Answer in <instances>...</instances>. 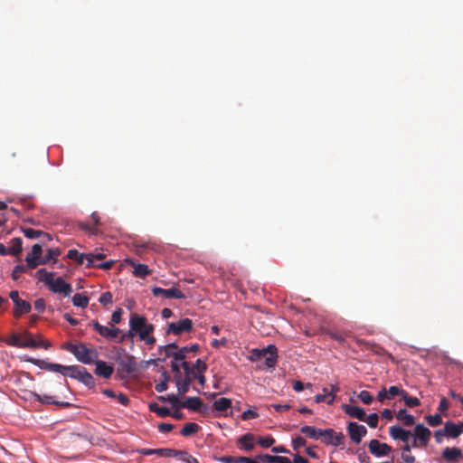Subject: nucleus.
Listing matches in <instances>:
<instances>
[{"label":"nucleus","mask_w":463,"mask_h":463,"mask_svg":"<svg viewBox=\"0 0 463 463\" xmlns=\"http://www.w3.org/2000/svg\"><path fill=\"white\" fill-rule=\"evenodd\" d=\"M61 348L71 353L78 361L84 364H91L99 357V353L95 348L87 347L86 345L80 342L64 343Z\"/></svg>","instance_id":"obj_1"},{"label":"nucleus","mask_w":463,"mask_h":463,"mask_svg":"<svg viewBox=\"0 0 463 463\" xmlns=\"http://www.w3.org/2000/svg\"><path fill=\"white\" fill-rule=\"evenodd\" d=\"M277 347L274 345H269L266 348L262 349H253L250 352V359L252 362L262 361L264 360L265 364L269 368H273L276 365L278 354Z\"/></svg>","instance_id":"obj_2"},{"label":"nucleus","mask_w":463,"mask_h":463,"mask_svg":"<svg viewBox=\"0 0 463 463\" xmlns=\"http://www.w3.org/2000/svg\"><path fill=\"white\" fill-rule=\"evenodd\" d=\"M129 326L132 328V331H136L140 340L146 339V337L151 335L155 330L154 325L147 323L145 317L137 313L131 314Z\"/></svg>","instance_id":"obj_3"},{"label":"nucleus","mask_w":463,"mask_h":463,"mask_svg":"<svg viewBox=\"0 0 463 463\" xmlns=\"http://www.w3.org/2000/svg\"><path fill=\"white\" fill-rule=\"evenodd\" d=\"M181 367L184 371L185 376L183 377L182 374L175 375L174 379L177 387L178 394L184 395L189 391L190 385L194 379V374H196V372H194V369L191 367L188 362L181 363Z\"/></svg>","instance_id":"obj_4"},{"label":"nucleus","mask_w":463,"mask_h":463,"mask_svg":"<svg viewBox=\"0 0 463 463\" xmlns=\"http://www.w3.org/2000/svg\"><path fill=\"white\" fill-rule=\"evenodd\" d=\"M109 326H103L97 320H92L89 323V326H91L100 336L109 341H115L120 334V329L112 324H109Z\"/></svg>","instance_id":"obj_5"},{"label":"nucleus","mask_w":463,"mask_h":463,"mask_svg":"<svg viewBox=\"0 0 463 463\" xmlns=\"http://www.w3.org/2000/svg\"><path fill=\"white\" fill-rule=\"evenodd\" d=\"M193 321L190 318H183L177 322H171L167 324L166 334H173L175 335H181L184 333H189L193 329Z\"/></svg>","instance_id":"obj_6"},{"label":"nucleus","mask_w":463,"mask_h":463,"mask_svg":"<svg viewBox=\"0 0 463 463\" xmlns=\"http://www.w3.org/2000/svg\"><path fill=\"white\" fill-rule=\"evenodd\" d=\"M20 338V347L22 348H40L43 347L44 349H47L51 344L48 341L45 340H37L34 339L33 335L29 332L25 331L22 334H19Z\"/></svg>","instance_id":"obj_7"},{"label":"nucleus","mask_w":463,"mask_h":463,"mask_svg":"<svg viewBox=\"0 0 463 463\" xmlns=\"http://www.w3.org/2000/svg\"><path fill=\"white\" fill-rule=\"evenodd\" d=\"M39 281L43 282L53 293H58V278H55L53 272H49L45 269H40L36 272Z\"/></svg>","instance_id":"obj_8"},{"label":"nucleus","mask_w":463,"mask_h":463,"mask_svg":"<svg viewBox=\"0 0 463 463\" xmlns=\"http://www.w3.org/2000/svg\"><path fill=\"white\" fill-rule=\"evenodd\" d=\"M322 442L331 446H340L343 444L345 436L342 432H335L333 429H326L323 430Z\"/></svg>","instance_id":"obj_9"},{"label":"nucleus","mask_w":463,"mask_h":463,"mask_svg":"<svg viewBox=\"0 0 463 463\" xmlns=\"http://www.w3.org/2000/svg\"><path fill=\"white\" fill-rule=\"evenodd\" d=\"M43 253V248L39 243H35L31 252H29L25 258L27 267L30 269L36 268L39 264L44 263L45 260H41V256Z\"/></svg>","instance_id":"obj_10"},{"label":"nucleus","mask_w":463,"mask_h":463,"mask_svg":"<svg viewBox=\"0 0 463 463\" xmlns=\"http://www.w3.org/2000/svg\"><path fill=\"white\" fill-rule=\"evenodd\" d=\"M152 293L155 297H163L165 298H177L184 299L185 298V295L179 290L178 288L173 287L171 288H162L159 287H154L152 288Z\"/></svg>","instance_id":"obj_11"},{"label":"nucleus","mask_w":463,"mask_h":463,"mask_svg":"<svg viewBox=\"0 0 463 463\" xmlns=\"http://www.w3.org/2000/svg\"><path fill=\"white\" fill-rule=\"evenodd\" d=\"M348 434L351 439L355 443L359 444L367 433V430L364 425H359L356 422H349L347 427Z\"/></svg>","instance_id":"obj_12"},{"label":"nucleus","mask_w":463,"mask_h":463,"mask_svg":"<svg viewBox=\"0 0 463 463\" xmlns=\"http://www.w3.org/2000/svg\"><path fill=\"white\" fill-rule=\"evenodd\" d=\"M369 451L376 457H383L390 454L392 447L386 443H381L377 439H372L368 444Z\"/></svg>","instance_id":"obj_13"},{"label":"nucleus","mask_w":463,"mask_h":463,"mask_svg":"<svg viewBox=\"0 0 463 463\" xmlns=\"http://www.w3.org/2000/svg\"><path fill=\"white\" fill-rule=\"evenodd\" d=\"M85 367L80 365L64 366L60 364V373L69 376L78 381L80 379V375L83 373Z\"/></svg>","instance_id":"obj_14"},{"label":"nucleus","mask_w":463,"mask_h":463,"mask_svg":"<svg viewBox=\"0 0 463 463\" xmlns=\"http://www.w3.org/2000/svg\"><path fill=\"white\" fill-rule=\"evenodd\" d=\"M414 434L421 446H426L428 444L430 438V430L423 424H418L415 426Z\"/></svg>","instance_id":"obj_15"},{"label":"nucleus","mask_w":463,"mask_h":463,"mask_svg":"<svg viewBox=\"0 0 463 463\" xmlns=\"http://www.w3.org/2000/svg\"><path fill=\"white\" fill-rule=\"evenodd\" d=\"M182 408H186L194 411H202L203 409H206V406L200 398L188 397L182 402Z\"/></svg>","instance_id":"obj_16"},{"label":"nucleus","mask_w":463,"mask_h":463,"mask_svg":"<svg viewBox=\"0 0 463 463\" xmlns=\"http://www.w3.org/2000/svg\"><path fill=\"white\" fill-rule=\"evenodd\" d=\"M389 433L393 439H399L403 442H408L411 435L410 430H406L399 426L390 427Z\"/></svg>","instance_id":"obj_17"},{"label":"nucleus","mask_w":463,"mask_h":463,"mask_svg":"<svg viewBox=\"0 0 463 463\" xmlns=\"http://www.w3.org/2000/svg\"><path fill=\"white\" fill-rule=\"evenodd\" d=\"M96 364L95 373L99 376H102L105 379H109L111 377L113 373V367L108 365L106 362L101 360H96L94 362Z\"/></svg>","instance_id":"obj_18"},{"label":"nucleus","mask_w":463,"mask_h":463,"mask_svg":"<svg viewBox=\"0 0 463 463\" xmlns=\"http://www.w3.org/2000/svg\"><path fill=\"white\" fill-rule=\"evenodd\" d=\"M344 411L348 414L349 416L358 419L359 420H365V411L363 408L355 406V405H350V404H345L343 405Z\"/></svg>","instance_id":"obj_19"},{"label":"nucleus","mask_w":463,"mask_h":463,"mask_svg":"<svg viewBox=\"0 0 463 463\" xmlns=\"http://www.w3.org/2000/svg\"><path fill=\"white\" fill-rule=\"evenodd\" d=\"M442 457L447 461L457 462L462 458V452L458 448H446L442 451Z\"/></svg>","instance_id":"obj_20"},{"label":"nucleus","mask_w":463,"mask_h":463,"mask_svg":"<svg viewBox=\"0 0 463 463\" xmlns=\"http://www.w3.org/2000/svg\"><path fill=\"white\" fill-rule=\"evenodd\" d=\"M91 220L93 221V224H90L87 222L80 223V228L90 234L96 235L99 233L98 225L99 223V216L97 213H93L90 215Z\"/></svg>","instance_id":"obj_21"},{"label":"nucleus","mask_w":463,"mask_h":463,"mask_svg":"<svg viewBox=\"0 0 463 463\" xmlns=\"http://www.w3.org/2000/svg\"><path fill=\"white\" fill-rule=\"evenodd\" d=\"M199 350V345L197 344H194V345H192L191 346H184V347H182V348H179L177 349V351H175V360L176 361H181L182 363L183 362H185V358H186V354L190 352H194V353H196L198 352Z\"/></svg>","instance_id":"obj_22"},{"label":"nucleus","mask_w":463,"mask_h":463,"mask_svg":"<svg viewBox=\"0 0 463 463\" xmlns=\"http://www.w3.org/2000/svg\"><path fill=\"white\" fill-rule=\"evenodd\" d=\"M444 432L448 437L457 438L463 432V426L456 425L452 421H448L445 423Z\"/></svg>","instance_id":"obj_23"},{"label":"nucleus","mask_w":463,"mask_h":463,"mask_svg":"<svg viewBox=\"0 0 463 463\" xmlns=\"http://www.w3.org/2000/svg\"><path fill=\"white\" fill-rule=\"evenodd\" d=\"M323 430L313 426H303L300 429L301 433L306 435L309 439H322Z\"/></svg>","instance_id":"obj_24"},{"label":"nucleus","mask_w":463,"mask_h":463,"mask_svg":"<svg viewBox=\"0 0 463 463\" xmlns=\"http://www.w3.org/2000/svg\"><path fill=\"white\" fill-rule=\"evenodd\" d=\"M254 435L251 433H246L242 435L239 439L238 443L246 451H250L254 449Z\"/></svg>","instance_id":"obj_25"},{"label":"nucleus","mask_w":463,"mask_h":463,"mask_svg":"<svg viewBox=\"0 0 463 463\" xmlns=\"http://www.w3.org/2000/svg\"><path fill=\"white\" fill-rule=\"evenodd\" d=\"M172 449L162 448V449H142L139 452L142 455L148 456L156 454L160 457L170 458Z\"/></svg>","instance_id":"obj_26"},{"label":"nucleus","mask_w":463,"mask_h":463,"mask_svg":"<svg viewBox=\"0 0 463 463\" xmlns=\"http://www.w3.org/2000/svg\"><path fill=\"white\" fill-rule=\"evenodd\" d=\"M22 231L24 235L29 239L43 237L46 238L47 241L52 240L51 236L48 233H45L40 230H34L33 228H23Z\"/></svg>","instance_id":"obj_27"},{"label":"nucleus","mask_w":463,"mask_h":463,"mask_svg":"<svg viewBox=\"0 0 463 463\" xmlns=\"http://www.w3.org/2000/svg\"><path fill=\"white\" fill-rule=\"evenodd\" d=\"M396 418L402 421L405 426H412L415 423L414 417L407 412L405 409H401L396 413Z\"/></svg>","instance_id":"obj_28"},{"label":"nucleus","mask_w":463,"mask_h":463,"mask_svg":"<svg viewBox=\"0 0 463 463\" xmlns=\"http://www.w3.org/2000/svg\"><path fill=\"white\" fill-rule=\"evenodd\" d=\"M232 407V400L229 398H220L213 402V408L219 412H224Z\"/></svg>","instance_id":"obj_29"},{"label":"nucleus","mask_w":463,"mask_h":463,"mask_svg":"<svg viewBox=\"0 0 463 463\" xmlns=\"http://www.w3.org/2000/svg\"><path fill=\"white\" fill-rule=\"evenodd\" d=\"M31 308L32 306L28 301L20 299L14 306V316L19 317L23 314H27L31 311Z\"/></svg>","instance_id":"obj_30"},{"label":"nucleus","mask_w":463,"mask_h":463,"mask_svg":"<svg viewBox=\"0 0 463 463\" xmlns=\"http://www.w3.org/2000/svg\"><path fill=\"white\" fill-rule=\"evenodd\" d=\"M337 391H338L337 387L331 386V392L329 393H327V394H317L315 397V401L317 403L326 402L328 404H331V403H333V402L335 400V395L333 393L337 392Z\"/></svg>","instance_id":"obj_31"},{"label":"nucleus","mask_w":463,"mask_h":463,"mask_svg":"<svg viewBox=\"0 0 463 463\" xmlns=\"http://www.w3.org/2000/svg\"><path fill=\"white\" fill-rule=\"evenodd\" d=\"M263 463H288V458L283 456H271L269 454L258 456Z\"/></svg>","instance_id":"obj_32"},{"label":"nucleus","mask_w":463,"mask_h":463,"mask_svg":"<svg viewBox=\"0 0 463 463\" xmlns=\"http://www.w3.org/2000/svg\"><path fill=\"white\" fill-rule=\"evenodd\" d=\"M106 258V254L104 253H87V263L86 268H93L99 264V260H102Z\"/></svg>","instance_id":"obj_33"},{"label":"nucleus","mask_w":463,"mask_h":463,"mask_svg":"<svg viewBox=\"0 0 463 463\" xmlns=\"http://www.w3.org/2000/svg\"><path fill=\"white\" fill-rule=\"evenodd\" d=\"M66 257L79 265L84 264L85 260L87 261V254L80 253L77 250H70Z\"/></svg>","instance_id":"obj_34"},{"label":"nucleus","mask_w":463,"mask_h":463,"mask_svg":"<svg viewBox=\"0 0 463 463\" xmlns=\"http://www.w3.org/2000/svg\"><path fill=\"white\" fill-rule=\"evenodd\" d=\"M200 426L195 422L186 423L180 431V434L184 437H189L198 432Z\"/></svg>","instance_id":"obj_35"},{"label":"nucleus","mask_w":463,"mask_h":463,"mask_svg":"<svg viewBox=\"0 0 463 463\" xmlns=\"http://www.w3.org/2000/svg\"><path fill=\"white\" fill-rule=\"evenodd\" d=\"M132 265L134 266L133 274L135 277L144 279L151 272V270L148 269V266L146 264H135L132 262Z\"/></svg>","instance_id":"obj_36"},{"label":"nucleus","mask_w":463,"mask_h":463,"mask_svg":"<svg viewBox=\"0 0 463 463\" xmlns=\"http://www.w3.org/2000/svg\"><path fill=\"white\" fill-rule=\"evenodd\" d=\"M12 245L8 247V253L10 255H18L23 250V241L21 238L16 237L11 241Z\"/></svg>","instance_id":"obj_37"},{"label":"nucleus","mask_w":463,"mask_h":463,"mask_svg":"<svg viewBox=\"0 0 463 463\" xmlns=\"http://www.w3.org/2000/svg\"><path fill=\"white\" fill-rule=\"evenodd\" d=\"M71 301L75 307L85 308L89 304V298L80 293H76Z\"/></svg>","instance_id":"obj_38"},{"label":"nucleus","mask_w":463,"mask_h":463,"mask_svg":"<svg viewBox=\"0 0 463 463\" xmlns=\"http://www.w3.org/2000/svg\"><path fill=\"white\" fill-rule=\"evenodd\" d=\"M149 410L156 412L160 417H167L171 415V411L166 407H160L157 403L152 402L149 404Z\"/></svg>","instance_id":"obj_39"},{"label":"nucleus","mask_w":463,"mask_h":463,"mask_svg":"<svg viewBox=\"0 0 463 463\" xmlns=\"http://www.w3.org/2000/svg\"><path fill=\"white\" fill-rule=\"evenodd\" d=\"M82 372L83 373L80 375V379L79 381L87 387L93 388L95 386L94 377L86 370V368H84Z\"/></svg>","instance_id":"obj_40"},{"label":"nucleus","mask_w":463,"mask_h":463,"mask_svg":"<svg viewBox=\"0 0 463 463\" xmlns=\"http://www.w3.org/2000/svg\"><path fill=\"white\" fill-rule=\"evenodd\" d=\"M31 362L41 368H45L52 372L58 373V364H51L43 360L35 359H32Z\"/></svg>","instance_id":"obj_41"},{"label":"nucleus","mask_w":463,"mask_h":463,"mask_svg":"<svg viewBox=\"0 0 463 463\" xmlns=\"http://www.w3.org/2000/svg\"><path fill=\"white\" fill-rule=\"evenodd\" d=\"M159 400L161 402H168L175 409L182 407V403L179 402L178 396L175 394H169L167 397L160 396Z\"/></svg>","instance_id":"obj_42"},{"label":"nucleus","mask_w":463,"mask_h":463,"mask_svg":"<svg viewBox=\"0 0 463 463\" xmlns=\"http://www.w3.org/2000/svg\"><path fill=\"white\" fill-rule=\"evenodd\" d=\"M178 345L175 343L168 344L165 346H161L160 350L165 353V357H173L175 359V353L177 351Z\"/></svg>","instance_id":"obj_43"},{"label":"nucleus","mask_w":463,"mask_h":463,"mask_svg":"<svg viewBox=\"0 0 463 463\" xmlns=\"http://www.w3.org/2000/svg\"><path fill=\"white\" fill-rule=\"evenodd\" d=\"M411 447L408 444L402 448V458L406 463H413L415 461V457L411 454Z\"/></svg>","instance_id":"obj_44"},{"label":"nucleus","mask_w":463,"mask_h":463,"mask_svg":"<svg viewBox=\"0 0 463 463\" xmlns=\"http://www.w3.org/2000/svg\"><path fill=\"white\" fill-rule=\"evenodd\" d=\"M402 398L408 407L413 408L420 404V402L418 398L409 396L406 391L405 394H403Z\"/></svg>","instance_id":"obj_45"},{"label":"nucleus","mask_w":463,"mask_h":463,"mask_svg":"<svg viewBox=\"0 0 463 463\" xmlns=\"http://www.w3.org/2000/svg\"><path fill=\"white\" fill-rule=\"evenodd\" d=\"M387 393L388 399H392L393 397L398 395L402 397L403 394H405V391L396 385H393L387 390Z\"/></svg>","instance_id":"obj_46"},{"label":"nucleus","mask_w":463,"mask_h":463,"mask_svg":"<svg viewBox=\"0 0 463 463\" xmlns=\"http://www.w3.org/2000/svg\"><path fill=\"white\" fill-rule=\"evenodd\" d=\"M136 359L133 355L128 356L126 362L123 364V367L128 373L134 372V370L136 369Z\"/></svg>","instance_id":"obj_47"},{"label":"nucleus","mask_w":463,"mask_h":463,"mask_svg":"<svg viewBox=\"0 0 463 463\" xmlns=\"http://www.w3.org/2000/svg\"><path fill=\"white\" fill-rule=\"evenodd\" d=\"M188 452L185 450H177L172 449L170 457L176 458L177 459L186 463Z\"/></svg>","instance_id":"obj_48"},{"label":"nucleus","mask_w":463,"mask_h":463,"mask_svg":"<svg viewBox=\"0 0 463 463\" xmlns=\"http://www.w3.org/2000/svg\"><path fill=\"white\" fill-rule=\"evenodd\" d=\"M72 292V287L71 284L67 283L63 279L60 278V294H63L64 296H69Z\"/></svg>","instance_id":"obj_49"},{"label":"nucleus","mask_w":463,"mask_h":463,"mask_svg":"<svg viewBox=\"0 0 463 463\" xmlns=\"http://www.w3.org/2000/svg\"><path fill=\"white\" fill-rule=\"evenodd\" d=\"M275 443L274 438L271 436L260 437L258 439V444L262 448H269Z\"/></svg>","instance_id":"obj_50"},{"label":"nucleus","mask_w":463,"mask_h":463,"mask_svg":"<svg viewBox=\"0 0 463 463\" xmlns=\"http://www.w3.org/2000/svg\"><path fill=\"white\" fill-rule=\"evenodd\" d=\"M363 421H365L371 428H376L379 421V416L377 413H372L369 416L365 415V420Z\"/></svg>","instance_id":"obj_51"},{"label":"nucleus","mask_w":463,"mask_h":463,"mask_svg":"<svg viewBox=\"0 0 463 463\" xmlns=\"http://www.w3.org/2000/svg\"><path fill=\"white\" fill-rule=\"evenodd\" d=\"M427 422L431 427H437L442 423V419L439 414L429 415L427 418Z\"/></svg>","instance_id":"obj_52"},{"label":"nucleus","mask_w":463,"mask_h":463,"mask_svg":"<svg viewBox=\"0 0 463 463\" xmlns=\"http://www.w3.org/2000/svg\"><path fill=\"white\" fill-rule=\"evenodd\" d=\"M191 367L194 369V372L196 373H205L207 370V364L201 359H197Z\"/></svg>","instance_id":"obj_53"},{"label":"nucleus","mask_w":463,"mask_h":463,"mask_svg":"<svg viewBox=\"0 0 463 463\" xmlns=\"http://www.w3.org/2000/svg\"><path fill=\"white\" fill-rule=\"evenodd\" d=\"M163 375L165 377V381L157 383L155 387L156 391L158 392H163L166 391L168 388L167 381L169 380L170 376L168 375V373L166 372L164 373Z\"/></svg>","instance_id":"obj_54"},{"label":"nucleus","mask_w":463,"mask_h":463,"mask_svg":"<svg viewBox=\"0 0 463 463\" xmlns=\"http://www.w3.org/2000/svg\"><path fill=\"white\" fill-rule=\"evenodd\" d=\"M358 398L362 401L364 404H371L373 401V397L368 391H362L358 394Z\"/></svg>","instance_id":"obj_55"},{"label":"nucleus","mask_w":463,"mask_h":463,"mask_svg":"<svg viewBox=\"0 0 463 463\" xmlns=\"http://www.w3.org/2000/svg\"><path fill=\"white\" fill-rule=\"evenodd\" d=\"M20 335L17 334V333H14L10 335V337L6 340V343L7 345H12V346H15V347H20Z\"/></svg>","instance_id":"obj_56"},{"label":"nucleus","mask_w":463,"mask_h":463,"mask_svg":"<svg viewBox=\"0 0 463 463\" xmlns=\"http://www.w3.org/2000/svg\"><path fill=\"white\" fill-rule=\"evenodd\" d=\"M99 302L104 306L112 304V294L109 291L102 293L99 298Z\"/></svg>","instance_id":"obj_57"},{"label":"nucleus","mask_w":463,"mask_h":463,"mask_svg":"<svg viewBox=\"0 0 463 463\" xmlns=\"http://www.w3.org/2000/svg\"><path fill=\"white\" fill-rule=\"evenodd\" d=\"M306 444H307L306 439L300 436L296 437L295 439H292V447H293V449H295V450H298L301 447L306 446Z\"/></svg>","instance_id":"obj_58"},{"label":"nucleus","mask_w":463,"mask_h":463,"mask_svg":"<svg viewBox=\"0 0 463 463\" xmlns=\"http://www.w3.org/2000/svg\"><path fill=\"white\" fill-rule=\"evenodd\" d=\"M26 267L24 266V265H16L14 269H13V272H12V279L14 280H17L20 274L21 273H24L26 271Z\"/></svg>","instance_id":"obj_59"},{"label":"nucleus","mask_w":463,"mask_h":463,"mask_svg":"<svg viewBox=\"0 0 463 463\" xmlns=\"http://www.w3.org/2000/svg\"><path fill=\"white\" fill-rule=\"evenodd\" d=\"M122 309L121 308H118L117 310H115L113 313H112V316H111V323L112 325L114 324H118L120 323L121 321V317H122Z\"/></svg>","instance_id":"obj_60"},{"label":"nucleus","mask_w":463,"mask_h":463,"mask_svg":"<svg viewBox=\"0 0 463 463\" xmlns=\"http://www.w3.org/2000/svg\"><path fill=\"white\" fill-rule=\"evenodd\" d=\"M369 349L378 355H384L387 354V351L384 348L375 344H370Z\"/></svg>","instance_id":"obj_61"},{"label":"nucleus","mask_w":463,"mask_h":463,"mask_svg":"<svg viewBox=\"0 0 463 463\" xmlns=\"http://www.w3.org/2000/svg\"><path fill=\"white\" fill-rule=\"evenodd\" d=\"M259 414L252 411V410H247L245 411L242 414H241V419L243 420H251V419H256L258 418Z\"/></svg>","instance_id":"obj_62"},{"label":"nucleus","mask_w":463,"mask_h":463,"mask_svg":"<svg viewBox=\"0 0 463 463\" xmlns=\"http://www.w3.org/2000/svg\"><path fill=\"white\" fill-rule=\"evenodd\" d=\"M114 264H115V260H109L97 264L95 268L101 269L104 270H109L114 266Z\"/></svg>","instance_id":"obj_63"},{"label":"nucleus","mask_w":463,"mask_h":463,"mask_svg":"<svg viewBox=\"0 0 463 463\" xmlns=\"http://www.w3.org/2000/svg\"><path fill=\"white\" fill-rule=\"evenodd\" d=\"M219 460L222 463H241V461H239V457L224 456L220 458Z\"/></svg>","instance_id":"obj_64"}]
</instances>
